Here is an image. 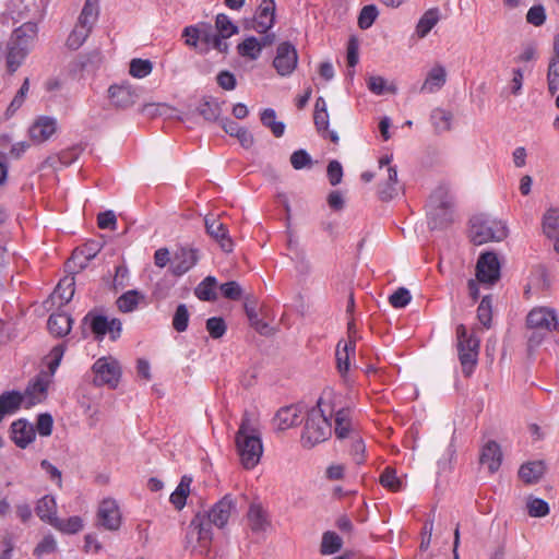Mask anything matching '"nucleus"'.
Segmentation results:
<instances>
[{"label": "nucleus", "instance_id": "nucleus-1", "mask_svg": "<svg viewBox=\"0 0 559 559\" xmlns=\"http://www.w3.org/2000/svg\"><path fill=\"white\" fill-rule=\"evenodd\" d=\"M236 511V501L231 495L224 496L210 511L198 512L189 525V534H197L202 546L211 543L212 526L224 528L233 512Z\"/></svg>", "mask_w": 559, "mask_h": 559}, {"label": "nucleus", "instance_id": "nucleus-2", "mask_svg": "<svg viewBox=\"0 0 559 559\" xmlns=\"http://www.w3.org/2000/svg\"><path fill=\"white\" fill-rule=\"evenodd\" d=\"M235 443L242 466L247 469L253 468L260 462L263 444L259 421L248 411L242 414Z\"/></svg>", "mask_w": 559, "mask_h": 559}, {"label": "nucleus", "instance_id": "nucleus-3", "mask_svg": "<svg viewBox=\"0 0 559 559\" xmlns=\"http://www.w3.org/2000/svg\"><path fill=\"white\" fill-rule=\"evenodd\" d=\"M322 406V397L307 414L301 442L304 447L312 448L325 441L332 435V425Z\"/></svg>", "mask_w": 559, "mask_h": 559}, {"label": "nucleus", "instance_id": "nucleus-4", "mask_svg": "<svg viewBox=\"0 0 559 559\" xmlns=\"http://www.w3.org/2000/svg\"><path fill=\"white\" fill-rule=\"evenodd\" d=\"M453 198L449 188L438 187L430 195L428 202V224L431 229L447 228L453 221Z\"/></svg>", "mask_w": 559, "mask_h": 559}, {"label": "nucleus", "instance_id": "nucleus-5", "mask_svg": "<svg viewBox=\"0 0 559 559\" xmlns=\"http://www.w3.org/2000/svg\"><path fill=\"white\" fill-rule=\"evenodd\" d=\"M34 32V26L25 24L13 31L7 44V68L14 73L23 63L29 52L34 36L27 32Z\"/></svg>", "mask_w": 559, "mask_h": 559}, {"label": "nucleus", "instance_id": "nucleus-6", "mask_svg": "<svg viewBox=\"0 0 559 559\" xmlns=\"http://www.w3.org/2000/svg\"><path fill=\"white\" fill-rule=\"evenodd\" d=\"M507 234V226L501 221L485 215H476L471 219L469 237L476 246L488 241H501Z\"/></svg>", "mask_w": 559, "mask_h": 559}, {"label": "nucleus", "instance_id": "nucleus-7", "mask_svg": "<svg viewBox=\"0 0 559 559\" xmlns=\"http://www.w3.org/2000/svg\"><path fill=\"white\" fill-rule=\"evenodd\" d=\"M456 348L462 372L465 377H469L477 365L479 340L467 333L464 324L456 326Z\"/></svg>", "mask_w": 559, "mask_h": 559}, {"label": "nucleus", "instance_id": "nucleus-8", "mask_svg": "<svg viewBox=\"0 0 559 559\" xmlns=\"http://www.w3.org/2000/svg\"><path fill=\"white\" fill-rule=\"evenodd\" d=\"M92 370L94 372L93 383L96 386L108 385L110 389H115L121 376V369L119 362L112 357L98 358Z\"/></svg>", "mask_w": 559, "mask_h": 559}, {"label": "nucleus", "instance_id": "nucleus-9", "mask_svg": "<svg viewBox=\"0 0 559 559\" xmlns=\"http://www.w3.org/2000/svg\"><path fill=\"white\" fill-rule=\"evenodd\" d=\"M477 281L492 285L500 278V263L495 252L488 251L479 255L476 264Z\"/></svg>", "mask_w": 559, "mask_h": 559}, {"label": "nucleus", "instance_id": "nucleus-10", "mask_svg": "<svg viewBox=\"0 0 559 559\" xmlns=\"http://www.w3.org/2000/svg\"><path fill=\"white\" fill-rule=\"evenodd\" d=\"M526 325L531 330H543L550 332L559 331V323L555 310L540 307L531 310L526 317Z\"/></svg>", "mask_w": 559, "mask_h": 559}, {"label": "nucleus", "instance_id": "nucleus-11", "mask_svg": "<svg viewBox=\"0 0 559 559\" xmlns=\"http://www.w3.org/2000/svg\"><path fill=\"white\" fill-rule=\"evenodd\" d=\"M99 249V243L96 241H91L81 248H76L66 263L67 270L72 273L84 270L88 262L96 257Z\"/></svg>", "mask_w": 559, "mask_h": 559}, {"label": "nucleus", "instance_id": "nucleus-12", "mask_svg": "<svg viewBox=\"0 0 559 559\" xmlns=\"http://www.w3.org/2000/svg\"><path fill=\"white\" fill-rule=\"evenodd\" d=\"M204 225L207 235L216 240L225 252L233 250V240L228 235L227 226L215 215H206Z\"/></svg>", "mask_w": 559, "mask_h": 559}, {"label": "nucleus", "instance_id": "nucleus-13", "mask_svg": "<svg viewBox=\"0 0 559 559\" xmlns=\"http://www.w3.org/2000/svg\"><path fill=\"white\" fill-rule=\"evenodd\" d=\"M297 52L295 47L289 43H282L277 47L273 66L280 75L290 74L297 66Z\"/></svg>", "mask_w": 559, "mask_h": 559}, {"label": "nucleus", "instance_id": "nucleus-14", "mask_svg": "<svg viewBox=\"0 0 559 559\" xmlns=\"http://www.w3.org/2000/svg\"><path fill=\"white\" fill-rule=\"evenodd\" d=\"M97 521L100 526L108 531H117L121 524L119 507L114 499H105L99 504Z\"/></svg>", "mask_w": 559, "mask_h": 559}, {"label": "nucleus", "instance_id": "nucleus-15", "mask_svg": "<svg viewBox=\"0 0 559 559\" xmlns=\"http://www.w3.org/2000/svg\"><path fill=\"white\" fill-rule=\"evenodd\" d=\"M111 104L116 108H128L136 103L139 93L130 84L111 85L108 90Z\"/></svg>", "mask_w": 559, "mask_h": 559}, {"label": "nucleus", "instance_id": "nucleus-16", "mask_svg": "<svg viewBox=\"0 0 559 559\" xmlns=\"http://www.w3.org/2000/svg\"><path fill=\"white\" fill-rule=\"evenodd\" d=\"M275 2L263 0L258 9L257 17L246 24V28H253L259 33H266L274 24Z\"/></svg>", "mask_w": 559, "mask_h": 559}, {"label": "nucleus", "instance_id": "nucleus-17", "mask_svg": "<svg viewBox=\"0 0 559 559\" xmlns=\"http://www.w3.org/2000/svg\"><path fill=\"white\" fill-rule=\"evenodd\" d=\"M198 251L191 248H180L176 251L171 262V273L181 276L198 262Z\"/></svg>", "mask_w": 559, "mask_h": 559}, {"label": "nucleus", "instance_id": "nucleus-18", "mask_svg": "<svg viewBox=\"0 0 559 559\" xmlns=\"http://www.w3.org/2000/svg\"><path fill=\"white\" fill-rule=\"evenodd\" d=\"M225 37L221 33L214 31L211 24L203 23L202 45L200 53H207L210 48H214L221 53H227L229 45L224 40Z\"/></svg>", "mask_w": 559, "mask_h": 559}, {"label": "nucleus", "instance_id": "nucleus-19", "mask_svg": "<svg viewBox=\"0 0 559 559\" xmlns=\"http://www.w3.org/2000/svg\"><path fill=\"white\" fill-rule=\"evenodd\" d=\"M49 381L44 377H37L34 381H31L26 386L24 393V407L31 408L36 404L43 402L47 395Z\"/></svg>", "mask_w": 559, "mask_h": 559}, {"label": "nucleus", "instance_id": "nucleus-20", "mask_svg": "<svg viewBox=\"0 0 559 559\" xmlns=\"http://www.w3.org/2000/svg\"><path fill=\"white\" fill-rule=\"evenodd\" d=\"M11 435L13 442L21 449H25L34 441L36 432L32 424L26 419H17L11 425Z\"/></svg>", "mask_w": 559, "mask_h": 559}, {"label": "nucleus", "instance_id": "nucleus-21", "mask_svg": "<svg viewBox=\"0 0 559 559\" xmlns=\"http://www.w3.org/2000/svg\"><path fill=\"white\" fill-rule=\"evenodd\" d=\"M502 452L500 445L496 441H488L481 449L479 462L487 465L488 471L492 474L497 472L501 465Z\"/></svg>", "mask_w": 559, "mask_h": 559}, {"label": "nucleus", "instance_id": "nucleus-22", "mask_svg": "<svg viewBox=\"0 0 559 559\" xmlns=\"http://www.w3.org/2000/svg\"><path fill=\"white\" fill-rule=\"evenodd\" d=\"M56 132V120L50 117H41L29 128V136L34 142L47 141Z\"/></svg>", "mask_w": 559, "mask_h": 559}, {"label": "nucleus", "instance_id": "nucleus-23", "mask_svg": "<svg viewBox=\"0 0 559 559\" xmlns=\"http://www.w3.org/2000/svg\"><path fill=\"white\" fill-rule=\"evenodd\" d=\"M24 403V396L19 391H7L0 395V423L7 415L14 414Z\"/></svg>", "mask_w": 559, "mask_h": 559}, {"label": "nucleus", "instance_id": "nucleus-24", "mask_svg": "<svg viewBox=\"0 0 559 559\" xmlns=\"http://www.w3.org/2000/svg\"><path fill=\"white\" fill-rule=\"evenodd\" d=\"M447 72L441 64L435 66L427 74L426 80L420 87L421 93H436L445 84Z\"/></svg>", "mask_w": 559, "mask_h": 559}, {"label": "nucleus", "instance_id": "nucleus-25", "mask_svg": "<svg viewBox=\"0 0 559 559\" xmlns=\"http://www.w3.org/2000/svg\"><path fill=\"white\" fill-rule=\"evenodd\" d=\"M300 408L297 405L282 407L275 415V421L280 430H286L300 423Z\"/></svg>", "mask_w": 559, "mask_h": 559}, {"label": "nucleus", "instance_id": "nucleus-26", "mask_svg": "<svg viewBox=\"0 0 559 559\" xmlns=\"http://www.w3.org/2000/svg\"><path fill=\"white\" fill-rule=\"evenodd\" d=\"M399 182H397V170L394 166L386 168V180L379 185L378 195L381 201H390L397 195Z\"/></svg>", "mask_w": 559, "mask_h": 559}, {"label": "nucleus", "instance_id": "nucleus-27", "mask_svg": "<svg viewBox=\"0 0 559 559\" xmlns=\"http://www.w3.org/2000/svg\"><path fill=\"white\" fill-rule=\"evenodd\" d=\"M334 413V421L335 427L334 431L338 439H345L349 437L350 433V409L347 407H342L337 411L332 406L330 411V416Z\"/></svg>", "mask_w": 559, "mask_h": 559}, {"label": "nucleus", "instance_id": "nucleus-28", "mask_svg": "<svg viewBox=\"0 0 559 559\" xmlns=\"http://www.w3.org/2000/svg\"><path fill=\"white\" fill-rule=\"evenodd\" d=\"M72 319L66 313H52L47 321L49 332L57 336L62 337L71 331Z\"/></svg>", "mask_w": 559, "mask_h": 559}, {"label": "nucleus", "instance_id": "nucleus-29", "mask_svg": "<svg viewBox=\"0 0 559 559\" xmlns=\"http://www.w3.org/2000/svg\"><path fill=\"white\" fill-rule=\"evenodd\" d=\"M546 466L543 461L527 462L519 469V477L525 484H536L545 474Z\"/></svg>", "mask_w": 559, "mask_h": 559}, {"label": "nucleus", "instance_id": "nucleus-30", "mask_svg": "<svg viewBox=\"0 0 559 559\" xmlns=\"http://www.w3.org/2000/svg\"><path fill=\"white\" fill-rule=\"evenodd\" d=\"M145 301V295L136 289H131L122 294L116 301L117 307L122 312H132L141 302Z\"/></svg>", "mask_w": 559, "mask_h": 559}, {"label": "nucleus", "instance_id": "nucleus-31", "mask_svg": "<svg viewBox=\"0 0 559 559\" xmlns=\"http://www.w3.org/2000/svg\"><path fill=\"white\" fill-rule=\"evenodd\" d=\"M440 20V11L438 8H431L427 10L419 19L416 26V35L419 38H424L435 27Z\"/></svg>", "mask_w": 559, "mask_h": 559}, {"label": "nucleus", "instance_id": "nucleus-32", "mask_svg": "<svg viewBox=\"0 0 559 559\" xmlns=\"http://www.w3.org/2000/svg\"><path fill=\"white\" fill-rule=\"evenodd\" d=\"M249 527L254 533L264 532L269 525L264 510L257 504H251L248 511Z\"/></svg>", "mask_w": 559, "mask_h": 559}, {"label": "nucleus", "instance_id": "nucleus-33", "mask_svg": "<svg viewBox=\"0 0 559 559\" xmlns=\"http://www.w3.org/2000/svg\"><path fill=\"white\" fill-rule=\"evenodd\" d=\"M57 512L56 500L52 496H45L38 500L36 506V514L44 521L53 524L57 521L55 516Z\"/></svg>", "mask_w": 559, "mask_h": 559}, {"label": "nucleus", "instance_id": "nucleus-34", "mask_svg": "<svg viewBox=\"0 0 559 559\" xmlns=\"http://www.w3.org/2000/svg\"><path fill=\"white\" fill-rule=\"evenodd\" d=\"M191 483V477L187 475L182 476L176 490L170 495L169 500L177 510H181L186 506L187 498L190 493Z\"/></svg>", "mask_w": 559, "mask_h": 559}, {"label": "nucleus", "instance_id": "nucleus-35", "mask_svg": "<svg viewBox=\"0 0 559 559\" xmlns=\"http://www.w3.org/2000/svg\"><path fill=\"white\" fill-rule=\"evenodd\" d=\"M343 547V539L335 532L326 531L322 535L320 552L323 556L338 552Z\"/></svg>", "mask_w": 559, "mask_h": 559}, {"label": "nucleus", "instance_id": "nucleus-36", "mask_svg": "<svg viewBox=\"0 0 559 559\" xmlns=\"http://www.w3.org/2000/svg\"><path fill=\"white\" fill-rule=\"evenodd\" d=\"M99 15V0H85L79 21L83 25L94 26Z\"/></svg>", "mask_w": 559, "mask_h": 559}, {"label": "nucleus", "instance_id": "nucleus-37", "mask_svg": "<svg viewBox=\"0 0 559 559\" xmlns=\"http://www.w3.org/2000/svg\"><path fill=\"white\" fill-rule=\"evenodd\" d=\"M217 281L214 276H206L195 288V296L200 300L213 301L217 298L215 288Z\"/></svg>", "mask_w": 559, "mask_h": 559}, {"label": "nucleus", "instance_id": "nucleus-38", "mask_svg": "<svg viewBox=\"0 0 559 559\" xmlns=\"http://www.w3.org/2000/svg\"><path fill=\"white\" fill-rule=\"evenodd\" d=\"M92 29V26L83 25L78 22L67 39V46L72 50L79 49L84 44Z\"/></svg>", "mask_w": 559, "mask_h": 559}, {"label": "nucleus", "instance_id": "nucleus-39", "mask_svg": "<svg viewBox=\"0 0 559 559\" xmlns=\"http://www.w3.org/2000/svg\"><path fill=\"white\" fill-rule=\"evenodd\" d=\"M355 350V342L349 341L347 343H344L342 347V342L337 344L336 347V365L338 371L344 374L349 369V353Z\"/></svg>", "mask_w": 559, "mask_h": 559}, {"label": "nucleus", "instance_id": "nucleus-40", "mask_svg": "<svg viewBox=\"0 0 559 559\" xmlns=\"http://www.w3.org/2000/svg\"><path fill=\"white\" fill-rule=\"evenodd\" d=\"M197 110L206 121L210 122L217 121L222 112L221 104L216 99L212 98L203 99Z\"/></svg>", "mask_w": 559, "mask_h": 559}, {"label": "nucleus", "instance_id": "nucleus-41", "mask_svg": "<svg viewBox=\"0 0 559 559\" xmlns=\"http://www.w3.org/2000/svg\"><path fill=\"white\" fill-rule=\"evenodd\" d=\"M237 49L240 56L257 60L261 53L262 45L254 36H250L240 43Z\"/></svg>", "mask_w": 559, "mask_h": 559}, {"label": "nucleus", "instance_id": "nucleus-42", "mask_svg": "<svg viewBox=\"0 0 559 559\" xmlns=\"http://www.w3.org/2000/svg\"><path fill=\"white\" fill-rule=\"evenodd\" d=\"M543 230L548 238L557 236L559 230V209H549L543 218Z\"/></svg>", "mask_w": 559, "mask_h": 559}, {"label": "nucleus", "instance_id": "nucleus-43", "mask_svg": "<svg viewBox=\"0 0 559 559\" xmlns=\"http://www.w3.org/2000/svg\"><path fill=\"white\" fill-rule=\"evenodd\" d=\"M74 277H64L58 283L53 296H58L61 305L68 304L74 295Z\"/></svg>", "mask_w": 559, "mask_h": 559}, {"label": "nucleus", "instance_id": "nucleus-44", "mask_svg": "<svg viewBox=\"0 0 559 559\" xmlns=\"http://www.w3.org/2000/svg\"><path fill=\"white\" fill-rule=\"evenodd\" d=\"M430 119L436 132L438 133L449 131L451 128L452 116L443 109L437 108L432 110Z\"/></svg>", "mask_w": 559, "mask_h": 559}, {"label": "nucleus", "instance_id": "nucleus-45", "mask_svg": "<svg viewBox=\"0 0 559 559\" xmlns=\"http://www.w3.org/2000/svg\"><path fill=\"white\" fill-rule=\"evenodd\" d=\"M215 28L225 38H229L230 36L238 34L239 32L238 26H236L230 21V19L224 13H219L216 15Z\"/></svg>", "mask_w": 559, "mask_h": 559}, {"label": "nucleus", "instance_id": "nucleus-46", "mask_svg": "<svg viewBox=\"0 0 559 559\" xmlns=\"http://www.w3.org/2000/svg\"><path fill=\"white\" fill-rule=\"evenodd\" d=\"M203 24L199 26H187L183 29L182 36L186 37V44L193 47L200 53V46L202 45Z\"/></svg>", "mask_w": 559, "mask_h": 559}, {"label": "nucleus", "instance_id": "nucleus-47", "mask_svg": "<svg viewBox=\"0 0 559 559\" xmlns=\"http://www.w3.org/2000/svg\"><path fill=\"white\" fill-rule=\"evenodd\" d=\"M153 70V64L147 59L135 58L130 62V74L134 78L142 79L147 76Z\"/></svg>", "mask_w": 559, "mask_h": 559}, {"label": "nucleus", "instance_id": "nucleus-48", "mask_svg": "<svg viewBox=\"0 0 559 559\" xmlns=\"http://www.w3.org/2000/svg\"><path fill=\"white\" fill-rule=\"evenodd\" d=\"M380 484L391 491H399L402 488V480L396 476V471L385 467L380 476Z\"/></svg>", "mask_w": 559, "mask_h": 559}, {"label": "nucleus", "instance_id": "nucleus-49", "mask_svg": "<svg viewBox=\"0 0 559 559\" xmlns=\"http://www.w3.org/2000/svg\"><path fill=\"white\" fill-rule=\"evenodd\" d=\"M53 525L66 534H75L83 528V522L80 516H71L67 520H58Z\"/></svg>", "mask_w": 559, "mask_h": 559}, {"label": "nucleus", "instance_id": "nucleus-50", "mask_svg": "<svg viewBox=\"0 0 559 559\" xmlns=\"http://www.w3.org/2000/svg\"><path fill=\"white\" fill-rule=\"evenodd\" d=\"M379 12L374 4L365 5L358 16V26L361 29L369 28L376 21Z\"/></svg>", "mask_w": 559, "mask_h": 559}, {"label": "nucleus", "instance_id": "nucleus-51", "mask_svg": "<svg viewBox=\"0 0 559 559\" xmlns=\"http://www.w3.org/2000/svg\"><path fill=\"white\" fill-rule=\"evenodd\" d=\"M526 507L528 514L533 518H544L549 514V506L543 499L530 498Z\"/></svg>", "mask_w": 559, "mask_h": 559}, {"label": "nucleus", "instance_id": "nucleus-52", "mask_svg": "<svg viewBox=\"0 0 559 559\" xmlns=\"http://www.w3.org/2000/svg\"><path fill=\"white\" fill-rule=\"evenodd\" d=\"M290 164L294 169L300 170L312 167V158L306 150H297L290 155Z\"/></svg>", "mask_w": 559, "mask_h": 559}, {"label": "nucleus", "instance_id": "nucleus-53", "mask_svg": "<svg viewBox=\"0 0 559 559\" xmlns=\"http://www.w3.org/2000/svg\"><path fill=\"white\" fill-rule=\"evenodd\" d=\"M548 92L555 95L559 91V61L549 60L547 70Z\"/></svg>", "mask_w": 559, "mask_h": 559}, {"label": "nucleus", "instance_id": "nucleus-54", "mask_svg": "<svg viewBox=\"0 0 559 559\" xmlns=\"http://www.w3.org/2000/svg\"><path fill=\"white\" fill-rule=\"evenodd\" d=\"M189 323V311L187 306L180 304L174 314L173 318V326L177 332H185L188 328Z\"/></svg>", "mask_w": 559, "mask_h": 559}, {"label": "nucleus", "instance_id": "nucleus-55", "mask_svg": "<svg viewBox=\"0 0 559 559\" xmlns=\"http://www.w3.org/2000/svg\"><path fill=\"white\" fill-rule=\"evenodd\" d=\"M367 86L369 91L376 95H382L385 91L395 93V87H386V81L379 75H371L367 79Z\"/></svg>", "mask_w": 559, "mask_h": 559}, {"label": "nucleus", "instance_id": "nucleus-56", "mask_svg": "<svg viewBox=\"0 0 559 559\" xmlns=\"http://www.w3.org/2000/svg\"><path fill=\"white\" fill-rule=\"evenodd\" d=\"M245 311H246V314L249 319L251 326H253L259 333L263 334L269 326L265 322H263L259 318V316L255 311V306L253 304L246 301L245 302Z\"/></svg>", "mask_w": 559, "mask_h": 559}, {"label": "nucleus", "instance_id": "nucleus-57", "mask_svg": "<svg viewBox=\"0 0 559 559\" xmlns=\"http://www.w3.org/2000/svg\"><path fill=\"white\" fill-rule=\"evenodd\" d=\"M109 321L105 316H94L91 321V329L95 334V338L102 341L108 333Z\"/></svg>", "mask_w": 559, "mask_h": 559}, {"label": "nucleus", "instance_id": "nucleus-58", "mask_svg": "<svg viewBox=\"0 0 559 559\" xmlns=\"http://www.w3.org/2000/svg\"><path fill=\"white\" fill-rule=\"evenodd\" d=\"M477 318L485 328H490L491 323V300L485 296L477 309Z\"/></svg>", "mask_w": 559, "mask_h": 559}, {"label": "nucleus", "instance_id": "nucleus-59", "mask_svg": "<svg viewBox=\"0 0 559 559\" xmlns=\"http://www.w3.org/2000/svg\"><path fill=\"white\" fill-rule=\"evenodd\" d=\"M226 329L227 326L223 318L212 317L206 320V330L213 338L222 337Z\"/></svg>", "mask_w": 559, "mask_h": 559}, {"label": "nucleus", "instance_id": "nucleus-60", "mask_svg": "<svg viewBox=\"0 0 559 559\" xmlns=\"http://www.w3.org/2000/svg\"><path fill=\"white\" fill-rule=\"evenodd\" d=\"M411 293L405 287H400L389 297V301L394 308H404L411 302Z\"/></svg>", "mask_w": 559, "mask_h": 559}, {"label": "nucleus", "instance_id": "nucleus-61", "mask_svg": "<svg viewBox=\"0 0 559 559\" xmlns=\"http://www.w3.org/2000/svg\"><path fill=\"white\" fill-rule=\"evenodd\" d=\"M57 544L52 536H45L34 549V555L41 558L56 551Z\"/></svg>", "mask_w": 559, "mask_h": 559}, {"label": "nucleus", "instance_id": "nucleus-62", "mask_svg": "<svg viewBox=\"0 0 559 559\" xmlns=\"http://www.w3.org/2000/svg\"><path fill=\"white\" fill-rule=\"evenodd\" d=\"M219 289H221L222 295L225 298L230 299V300H239L242 296V288L235 281H230L225 284H222L219 286Z\"/></svg>", "mask_w": 559, "mask_h": 559}, {"label": "nucleus", "instance_id": "nucleus-63", "mask_svg": "<svg viewBox=\"0 0 559 559\" xmlns=\"http://www.w3.org/2000/svg\"><path fill=\"white\" fill-rule=\"evenodd\" d=\"M527 23L534 26H540L546 21L545 8L542 4L533 5L526 14Z\"/></svg>", "mask_w": 559, "mask_h": 559}, {"label": "nucleus", "instance_id": "nucleus-64", "mask_svg": "<svg viewBox=\"0 0 559 559\" xmlns=\"http://www.w3.org/2000/svg\"><path fill=\"white\" fill-rule=\"evenodd\" d=\"M53 419L52 416L48 413H44L38 415L36 429L38 433L43 437H48L52 432Z\"/></svg>", "mask_w": 559, "mask_h": 559}]
</instances>
